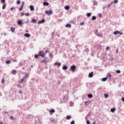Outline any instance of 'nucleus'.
Listing matches in <instances>:
<instances>
[{"instance_id": "obj_13", "label": "nucleus", "mask_w": 124, "mask_h": 124, "mask_svg": "<svg viewBox=\"0 0 124 124\" xmlns=\"http://www.w3.org/2000/svg\"><path fill=\"white\" fill-rule=\"evenodd\" d=\"M11 31H12V32H15V28L11 27Z\"/></svg>"}, {"instance_id": "obj_48", "label": "nucleus", "mask_w": 124, "mask_h": 124, "mask_svg": "<svg viewBox=\"0 0 124 124\" xmlns=\"http://www.w3.org/2000/svg\"><path fill=\"white\" fill-rule=\"evenodd\" d=\"M41 62H46V61L45 60H42Z\"/></svg>"}, {"instance_id": "obj_60", "label": "nucleus", "mask_w": 124, "mask_h": 124, "mask_svg": "<svg viewBox=\"0 0 124 124\" xmlns=\"http://www.w3.org/2000/svg\"><path fill=\"white\" fill-rule=\"evenodd\" d=\"M92 124H95V122H93Z\"/></svg>"}, {"instance_id": "obj_44", "label": "nucleus", "mask_w": 124, "mask_h": 124, "mask_svg": "<svg viewBox=\"0 0 124 124\" xmlns=\"http://www.w3.org/2000/svg\"><path fill=\"white\" fill-rule=\"evenodd\" d=\"M25 15H26V16H30V13L25 14Z\"/></svg>"}, {"instance_id": "obj_36", "label": "nucleus", "mask_w": 124, "mask_h": 124, "mask_svg": "<svg viewBox=\"0 0 124 124\" xmlns=\"http://www.w3.org/2000/svg\"><path fill=\"white\" fill-rule=\"evenodd\" d=\"M39 56V55H35V59H37L38 58V56Z\"/></svg>"}, {"instance_id": "obj_41", "label": "nucleus", "mask_w": 124, "mask_h": 124, "mask_svg": "<svg viewBox=\"0 0 124 124\" xmlns=\"http://www.w3.org/2000/svg\"><path fill=\"white\" fill-rule=\"evenodd\" d=\"M10 119H11V120H14V117H13V116H11Z\"/></svg>"}, {"instance_id": "obj_35", "label": "nucleus", "mask_w": 124, "mask_h": 124, "mask_svg": "<svg viewBox=\"0 0 124 124\" xmlns=\"http://www.w3.org/2000/svg\"><path fill=\"white\" fill-rule=\"evenodd\" d=\"M24 5H25V1H22L21 6H24Z\"/></svg>"}, {"instance_id": "obj_38", "label": "nucleus", "mask_w": 124, "mask_h": 124, "mask_svg": "<svg viewBox=\"0 0 124 124\" xmlns=\"http://www.w3.org/2000/svg\"><path fill=\"white\" fill-rule=\"evenodd\" d=\"M116 73H118V74H119L121 73V71L118 70H117V71H116Z\"/></svg>"}, {"instance_id": "obj_30", "label": "nucleus", "mask_w": 124, "mask_h": 124, "mask_svg": "<svg viewBox=\"0 0 124 124\" xmlns=\"http://www.w3.org/2000/svg\"><path fill=\"white\" fill-rule=\"evenodd\" d=\"M19 93L22 94L23 93V91L22 90H20L18 92Z\"/></svg>"}, {"instance_id": "obj_61", "label": "nucleus", "mask_w": 124, "mask_h": 124, "mask_svg": "<svg viewBox=\"0 0 124 124\" xmlns=\"http://www.w3.org/2000/svg\"><path fill=\"white\" fill-rule=\"evenodd\" d=\"M0 124H2V122H0Z\"/></svg>"}, {"instance_id": "obj_9", "label": "nucleus", "mask_w": 124, "mask_h": 124, "mask_svg": "<svg viewBox=\"0 0 124 124\" xmlns=\"http://www.w3.org/2000/svg\"><path fill=\"white\" fill-rule=\"evenodd\" d=\"M119 33H120V31H116L113 32V34H114V35H116V34H119Z\"/></svg>"}, {"instance_id": "obj_26", "label": "nucleus", "mask_w": 124, "mask_h": 124, "mask_svg": "<svg viewBox=\"0 0 124 124\" xmlns=\"http://www.w3.org/2000/svg\"><path fill=\"white\" fill-rule=\"evenodd\" d=\"M23 8H24V6H21V7H20V8L19 9V11H22Z\"/></svg>"}, {"instance_id": "obj_8", "label": "nucleus", "mask_w": 124, "mask_h": 124, "mask_svg": "<svg viewBox=\"0 0 124 124\" xmlns=\"http://www.w3.org/2000/svg\"><path fill=\"white\" fill-rule=\"evenodd\" d=\"M11 73H12V74H13L14 75H15V74H16V73H17V72L15 70H13L11 71Z\"/></svg>"}, {"instance_id": "obj_57", "label": "nucleus", "mask_w": 124, "mask_h": 124, "mask_svg": "<svg viewBox=\"0 0 124 124\" xmlns=\"http://www.w3.org/2000/svg\"><path fill=\"white\" fill-rule=\"evenodd\" d=\"M31 68H32V67H33V66L32 65H31Z\"/></svg>"}, {"instance_id": "obj_56", "label": "nucleus", "mask_w": 124, "mask_h": 124, "mask_svg": "<svg viewBox=\"0 0 124 124\" xmlns=\"http://www.w3.org/2000/svg\"><path fill=\"white\" fill-rule=\"evenodd\" d=\"M45 52H46V53H48V51L47 50H46Z\"/></svg>"}, {"instance_id": "obj_55", "label": "nucleus", "mask_w": 124, "mask_h": 124, "mask_svg": "<svg viewBox=\"0 0 124 124\" xmlns=\"http://www.w3.org/2000/svg\"><path fill=\"white\" fill-rule=\"evenodd\" d=\"M21 16H23L24 13L22 14V13H21Z\"/></svg>"}, {"instance_id": "obj_53", "label": "nucleus", "mask_w": 124, "mask_h": 124, "mask_svg": "<svg viewBox=\"0 0 124 124\" xmlns=\"http://www.w3.org/2000/svg\"><path fill=\"white\" fill-rule=\"evenodd\" d=\"M99 17H102V15L101 14H99Z\"/></svg>"}, {"instance_id": "obj_6", "label": "nucleus", "mask_w": 124, "mask_h": 124, "mask_svg": "<svg viewBox=\"0 0 124 124\" xmlns=\"http://www.w3.org/2000/svg\"><path fill=\"white\" fill-rule=\"evenodd\" d=\"M89 77L90 78H92V77H93V72H92L90 73L89 74Z\"/></svg>"}, {"instance_id": "obj_1", "label": "nucleus", "mask_w": 124, "mask_h": 124, "mask_svg": "<svg viewBox=\"0 0 124 124\" xmlns=\"http://www.w3.org/2000/svg\"><path fill=\"white\" fill-rule=\"evenodd\" d=\"M71 71L72 72H75V70H76V65H73L70 67Z\"/></svg>"}, {"instance_id": "obj_16", "label": "nucleus", "mask_w": 124, "mask_h": 124, "mask_svg": "<svg viewBox=\"0 0 124 124\" xmlns=\"http://www.w3.org/2000/svg\"><path fill=\"white\" fill-rule=\"evenodd\" d=\"M24 36H25L26 37H30L31 36V34L29 33H25L24 34Z\"/></svg>"}, {"instance_id": "obj_59", "label": "nucleus", "mask_w": 124, "mask_h": 124, "mask_svg": "<svg viewBox=\"0 0 124 124\" xmlns=\"http://www.w3.org/2000/svg\"><path fill=\"white\" fill-rule=\"evenodd\" d=\"M116 52H117V53H118V49H117V50H116Z\"/></svg>"}, {"instance_id": "obj_52", "label": "nucleus", "mask_w": 124, "mask_h": 124, "mask_svg": "<svg viewBox=\"0 0 124 124\" xmlns=\"http://www.w3.org/2000/svg\"><path fill=\"white\" fill-rule=\"evenodd\" d=\"M49 56H50V57H53V54H50Z\"/></svg>"}, {"instance_id": "obj_29", "label": "nucleus", "mask_w": 124, "mask_h": 124, "mask_svg": "<svg viewBox=\"0 0 124 124\" xmlns=\"http://www.w3.org/2000/svg\"><path fill=\"white\" fill-rule=\"evenodd\" d=\"M6 6V5H5V4H4L3 6H2V9H5V7Z\"/></svg>"}, {"instance_id": "obj_39", "label": "nucleus", "mask_w": 124, "mask_h": 124, "mask_svg": "<svg viewBox=\"0 0 124 124\" xmlns=\"http://www.w3.org/2000/svg\"><path fill=\"white\" fill-rule=\"evenodd\" d=\"M106 50H110V47H109V46L107 47H106Z\"/></svg>"}, {"instance_id": "obj_12", "label": "nucleus", "mask_w": 124, "mask_h": 124, "mask_svg": "<svg viewBox=\"0 0 124 124\" xmlns=\"http://www.w3.org/2000/svg\"><path fill=\"white\" fill-rule=\"evenodd\" d=\"M49 112L50 114H51V115H52L53 113H55V109H52L50 110H49Z\"/></svg>"}, {"instance_id": "obj_18", "label": "nucleus", "mask_w": 124, "mask_h": 124, "mask_svg": "<svg viewBox=\"0 0 124 124\" xmlns=\"http://www.w3.org/2000/svg\"><path fill=\"white\" fill-rule=\"evenodd\" d=\"M65 27L66 28H71V24H67L65 25Z\"/></svg>"}, {"instance_id": "obj_46", "label": "nucleus", "mask_w": 124, "mask_h": 124, "mask_svg": "<svg viewBox=\"0 0 124 124\" xmlns=\"http://www.w3.org/2000/svg\"><path fill=\"white\" fill-rule=\"evenodd\" d=\"M13 9H15V8L14 6H13L12 8H11V10H13Z\"/></svg>"}, {"instance_id": "obj_51", "label": "nucleus", "mask_w": 124, "mask_h": 124, "mask_svg": "<svg viewBox=\"0 0 124 124\" xmlns=\"http://www.w3.org/2000/svg\"><path fill=\"white\" fill-rule=\"evenodd\" d=\"M98 36H102V35H99V34H97Z\"/></svg>"}, {"instance_id": "obj_64", "label": "nucleus", "mask_w": 124, "mask_h": 124, "mask_svg": "<svg viewBox=\"0 0 124 124\" xmlns=\"http://www.w3.org/2000/svg\"><path fill=\"white\" fill-rule=\"evenodd\" d=\"M28 31H29L27 30V31H26V32H28Z\"/></svg>"}, {"instance_id": "obj_23", "label": "nucleus", "mask_w": 124, "mask_h": 124, "mask_svg": "<svg viewBox=\"0 0 124 124\" xmlns=\"http://www.w3.org/2000/svg\"><path fill=\"white\" fill-rule=\"evenodd\" d=\"M88 97L89 98H92V97H93V94H88Z\"/></svg>"}, {"instance_id": "obj_63", "label": "nucleus", "mask_w": 124, "mask_h": 124, "mask_svg": "<svg viewBox=\"0 0 124 124\" xmlns=\"http://www.w3.org/2000/svg\"><path fill=\"white\" fill-rule=\"evenodd\" d=\"M120 33V34H121V35L123 34V33Z\"/></svg>"}, {"instance_id": "obj_31", "label": "nucleus", "mask_w": 124, "mask_h": 124, "mask_svg": "<svg viewBox=\"0 0 124 124\" xmlns=\"http://www.w3.org/2000/svg\"><path fill=\"white\" fill-rule=\"evenodd\" d=\"M104 95H105V98H107V97H108V94H105Z\"/></svg>"}, {"instance_id": "obj_47", "label": "nucleus", "mask_w": 124, "mask_h": 124, "mask_svg": "<svg viewBox=\"0 0 124 124\" xmlns=\"http://www.w3.org/2000/svg\"><path fill=\"white\" fill-rule=\"evenodd\" d=\"M29 74H27L26 75L25 79H26L27 77H29Z\"/></svg>"}, {"instance_id": "obj_10", "label": "nucleus", "mask_w": 124, "mask_h": 124, "mask_svg": "<svg viewBox=\"0 0 124 124\" xmlns=\"http://www.w3.org/2000/svg\"><path fill=\"white\" fill-rule=\"evenodd\" d=\"M54 65H58V67H60V66H61V63H58V62H56L54 63Z\"/></svg>"}, {"instance_id": "obj_42", "label": "nucleus", "mask_w": 124, "mask_h": 124, "mask_svg": "<svg viewBox=\"0 0 124 124\" xmlns=\"http://www.w3.org/2000/svg\"><path fill=\"white\" fill-rule=\"evenodd\" d=\"M114 3H118V0H114Z\"/></svg>"}, {"instance_id": "obj_22", "label": "nucleus", "mask_w": 124, "mask_h": 124, "mask_svg": "<svg viewBox=\"0 0 124 124\" xmlns=\"http://www.w3.org/2000/svg\"><path fill=\"white\" fill-rule=\"evenodd\" d=\"M91 16H92V13H88L87 14V17H91Z\"/></svg>"}, {"instance_id": "obj_2", "label": "nucleus", "mask_w": 124, "mask_h": 124, "mask_svg": "<svg viewBox=\"0 0 124 124\" xmlns=\"http://www.w3.org/2000/svg\"><path fill=\"white\" fill-rule=\"evenodd\" d=\"M39 56H41L42 58H44V57H45V53H44L43 51L39 52Z\"/></svg>"}, {"instance_id": "obj_45", "label": "nucleus", "mask_w": 124, "mask_h": 124, "mask_svg": "<svg viewBox=\"0 0 124 124\" xmlns=\"http://www.w3.org/2000/svg\"><path fill=\"white\" fill-rule=\"evenodd\" d=\"M13 62H17V60H15V59H14Z\"/></svg>"}, {"instance_id": "obj_3", "label": "nucleus", "mask_w": 124, "mask_h": 124, "mask_svg": "<svg viewBox=\"0 0 124 124\" xmlns=\"http://www.w3.org/2000/svg\"><path fill=\"white\" fill-rule=\"evenodd\" d=\"M45 13H46V14H48V15H50V14H52V13H53V11L52 10H49V11H46Z\"/></svg>"}, {"instance_id": "obj_5", "label": "nucleus", "mask_w": 124, "mask_h": 124, "mask_svg": "<svg viewBox=\"0 0 124 124\" xmlns=\"http://www.w3.org/2000/svg\"><path fill=\"white\" fill-rule=\"evenodd\" d=\"M17 24L18 25H19L20 26H22V24H23V21L22 20L19 19L17 21Z\"/></svg>"}, {"instance_id": "obj_25", "label": "nucleus", "mask_w": 124, "mask_h": 124, "mask_svg": "<svg viewBox=\"0 0 124 124\" xmlns=\"http://www.w3.org/2000/svg\"><path fill=\"white\" fill-rule=\"evenodd\" d=\"M93 21H94V20H96V17L95 16H92Z\"/></svg>"}, {"instance_id": "obj_54", "label": "nucleus", "mask_w": 124, "mask_h": 124, "mask_svg": "<svg viewBox=\"0 0 124 124\" xmlns=\"http://www.w3.org/2000/svg\"><path fill=\"white\" fill-rule=\"evenodd\" d=\"M110 6H111V4L108 5V8H109V7H110Z\"/></svg>"}, {"instance_id": "obj_37", "label": "nucleus", "mask_w": 124, "mask_h": 124, "mask_svg": "<svg viewBox=\"0 0 124 124\" xmlns=\"http://www.w3.org/2000/svg\"><path fill=\"white\" fill-rule=\"evenodd\" d=\"M1 2H2V3H4V2H5V0H1Z\"/></svg>"}, {"instance_id": "obj_20", "label": "nucleus", "mask_w": 124, "mask_h": 124, "mask_svg": "<svg viewBox=\"0 0 124 124\" xmlns=\"http://www.w3.org/2000/svg\"><path fill=\"white\" fill-rule=\"evenodd\" d=\"M69 6H68V5H67V6H66L65 7V9L66 10H69Z\"/></svg>"}, {"instance_id": "obj_19", "label": "nucleus", "mask_w": 124, "mask_h": 124, "mask_svg": "<svg viewBox=\"0 0 124 124\" xmlns=\"http://www.w3.org/2000/svg\"><path fill=\"white\" fill-rule=\"evenodd\" d=\"M111 112H112V113H114V112H115V111H116V108H111L110 109Z\"/></svg>"}, {"instance_id": "obj_21", "label": "nucleus", "mask_w": 124, "mask_h": 124, "mask_svg": "<svg viewBox=\"0 0 124 124\" xmlns=\"http://www.w3.org/2000/svg\"><path fill=\"white\" fill-rule=\"evenodd\" d=\"M107 80V78H102V82H105Z\"/></svg>"}, {"instance_id": "obj_49", "label": "nucleus", "mask_w": 124, "mask_h": 124, "mask_svg": "<svg viewBox=\"0 0 124 124\" xmlns=\"http://www.w3.org/2000/svg\"><path fill=\"white\" fill-rule=\"evenodd\" d=\"M122 100L123 101V102H124V97L122 98Z\"/></svg>"}, {"instance_id": "obj_58", "label": "nucleus", "mask_w": 124, "mask_h": 124, "mask_svg": "<svg viewBox=\"0 0 124 124\" xmlns=\"http://www.w3.org/2000/svg\"><path fill=\"white\" fill-rule=\"evenodd\" d=\"M95 31H96V32H97L98 30H95Z\"/></svg>"}, {"instance_id": "obj_14", "label": "nucleus", "mask_w": 124, "mask_h": 124, "mask_svg": "<svg viewBox=\"0 0 124 124\" xmlns=\"http://www.w3.org/2000/svg\"><path fill=\"white\" fill-rule=\"evenodd\" d=\"M43 5L48 6V5H49V3H48V2H44Z\"/></svg>"}, {"instance_id": "obj_34", "label": "nucleus", "mask_w": 124, "mask_h": 124, "mask_svg": "<svg viewBox=\"0 0 124 124\" xmlns=\"http://www.w3.org/2000/svg\"><path fill=\"white\" fill-rule=\"evenodd\" d=\"M86 124H91V122H90V121L87 120V121H86Z\"/></svg>"}, {"instance_id": "obj_28", "label": "nucleus", "mask_w": 124, "mask_h": 124, "mask_svg": "<svg viewBox=\"0 0 124 124\" xmlns=\"http://www.w3.org/2000/svg\"><path fill=\"white\" fill-rule=\"evenodd\" d=\"M32 23H35L36 22V20H35V19H34V18H33L32 19Z\"/></svg>"}, {"instance_id": "obj_4", "label": "nucleus", "mask_w": 124, "mask_h": 124, "mask_svg": "<svg viewBox=\"0 0 124 124\" xmlns=\"http://www.w3.org/2000/svg\"><path fill=\"white\" fill-rule=\"evenodd\" d=\"M43 23H45V19H42L41 20L39 21L38 22V24L40 25V24H43Z\"/></svg>"}, {"instance_id": "obj_32", "label": "nucleus", "mask_w": 124, "mask_h": 124, "mask_svg": "<svg viewBox=\"0 0 124 124\" xmlns=\"http://www.w3.org/2000/svg\"><path fill=\"white\" fill-rule=\"evenodd\" d=\"M6 63H7V64H9V63H10V61H6Z\"/></svg>"}, {"instance_id": "obj_62", "label": "nucleus", "mask_w": 124, "mask_h": 124, "mask_svg": "<svg viewBox=\"0 0 124 124\" xmlns=\"http://www.w3.org/2000/svg\"><path fill=\"white\" fill-rule=\"evenodd\" d=\"M0 16H1V13H0Z\"/></svg>"}, {"instance_id": "obj_33", "label": "nucleus", "mask_w": 124, "mask_h": 124, "mask_svg": "<svg viewBox=\"0 0 124 124\" xmlns=\"http://www.w3.org/2000/svg\"><path fill=\"white\" fill-rule=\"evenodd\" d=\"M85 23H84V22H82L81 23H80V26H84Z\"/></svg>"}, {"instance_id": "obj_27", "label": "nucleus", "mask_w": 124, "mask_h": 124, "mask_svg": "<svg viewBox=\"0 0 124 124\" xmlns=\"http://www.w3.org/2000/svg\"><path fill=\"white\" fill-rule=\"evenodd\" d=\"M66 119H67V120H70V119H71V116H67L66 117Z\"/></svg>"}, {"instance_id": "obj_11", "label": "nucleus", "mask_w": 124, "mask_h": 124, "mask_svg": "<svg viewBox=\"0 0 124 124\" xmlns=\"http://www.w3.org/2000/svg\"><path fill=\"white\" fill-rule=\"evenodd\" d=\"M30 8L31 11H33V10H34V7H33L32 5L30 6Z\"/></svg>"}, {"instance_id": "obj_43", "label": "nucleus", "mask_w": 124, "mask_h": 124, "mask_svg": "<svg viewBox=\"0 0 124 124\" xmlns=\"http://www.w3.org/2000/svg\"><path fill=\"white\" fill-rule=\"evenodd\" d=\"M17 88H19V89H21V85L18 84V85H17Z\"/></svg>"}, {"instance_id": "obj_15", "label": "nucleus", "mask_w": 124, "mask_h": 124, "mask_svg": "<svg viewBox=\"0 0 124 124\" xmlns=\"http://www.w3.org/2000/svg\"><path fill=\"white\" fill-rule=\"evenodd\" d=\"M1 82L2 84H4V83L5 82V79H4V78H2Z\"/></svg>"}, {"instance_id": "obj_50", "label": "nucleus", "mask_w": 124, "mask_h": 124, "mask_svg": "<svg viewBox=\"0 0 124 124\" xmlns=\"http://www.w3.org/2000/svg\"><path fill=\"white\" fill-rule=\"evenodd\" d=\"M24 81V78H23L22 79H21V81L20 84H22V83H23V81Z\"/></svg>"}, {"instance_id": "obj_17", "label": "nucleus", "mask_w": 124, "mask_h": 124, "mask_svg": "<svg viewBox=\"0 0 124 124\" xmlns=\"http://www.w3.org/2000/svg\"><path fill=\"white\" fill-rule=\"evenodd\" d=\"M67 68H68L67 66H65V65L63 66L62 67L63 70H66Z\"/></svg>"}, {"instance_id": "obj_7", "label": "nucleus", "mask_w": 124, "mask_h": 124, "mask_svg": "<svg viewBox=\"0 0 124 124\" xmlns=\"http://www.w3.org/2000/svg\"><path fill=\"white\" fill-rule=\"evenodd\" d=\"M107 78L108 79L109 78V80L111 79V77H112V76H111V74L110 73H108V75L107 76Z\"/></svg>"}, {"instance_id": "obj_24", "label": "nucleus", "mask_w": 124, "mask_h": 124, "mask_svg": "<svg viewBox=\"0 0 124 124\" xmlns=\"http://www.w3.org/2000/svg\"><path fill=\"white\" fill-rule=\"evenodd\" d=\"M21 4V1L20 0H17L16 1V4L19 5Z\"/></svg>"}, {"instance_id": "obj_40", "label": "nucleus", "mask_w": 124, "mask_h": 124, "mask_svg": "<svg viewBox=\"0 0 124 124\" xmlns=\"http://www.w3.org/2000/svg\"><path fill=\"white\" fill-rule=\"evenodd\" d=\"M71 124H75V122H74V121H72L71 122Z\"/></svg>"}]
</instances>
